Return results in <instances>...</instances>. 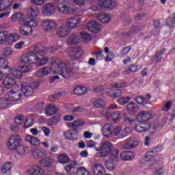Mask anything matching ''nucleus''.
Instances as JSON below:
<instances>
[{"mask_svg": "<svg viewBox=\"0 0 175 175\" xmlns=\"http://www.w3.org/2000/svg\"><path fill=\"white\" fill-rule=\"evenodd\" d=\"M83 55V49L79 47H75L70 50V54L68 55L70 62L59 63H52V70L55 75H59L64 79H69L70 77V69L72 73H76L77 72V67L75 66L76 63L73 61H77Z\"/></svg>", "mask_w": 175, "mask_h": 175, "instance_id": "nucleus-1", "label": "nucleus"}, {"mask_svg": "<svg viewBox=\"0 0 175 175\" xmlns=\"http://www.w3.org/2000/svg\"><path fill=\"white\" fill-rule=\"evenodd\" d=\"M44 51H38L36 53L31 52L30 53L22 55L21 62L26 64L21 66L23 73H28V72L32 69V66L31 65H35V64L39 62V56L38 55H41L42 57L44 55Z\"/></svg>", "mask_w": 175, "mask_h": 175, "instance_id": "nucleus-2", "label": "nucleus"}, {"mask_svg": "<svg viewBox=\"0 0 175 175\" xmlns=\"http://www.w3.org/2000/svg\"><path fill=\"white\" fill-rule=\"evenodd\" d=\"M100 155L103 158H106V157H109L111 161H119L120 158V150L118 149H114L113 148V144L109 142H104L100 148Z\"/></svg>", "mask_w": 175, "mask_h": 175, "instance_id": "nucleus-3", "label": "nucleus"}, {"mask_svg": "<svg viewBox=\"0 0 175 175\" xmlns=\"http://www.w3.org/2000/svg\"><path fill=\"white\" fill-rule=\"evenodd\" d=\"M73 1L72 0H57V9L63 14H69L73 12L72 9Z\"/></svg>", "mask_w": 175, "mask_h": 175, "instance_id": "nucleus-4", "label": "nucleus"}, {"mask_svg": "<svg viewBox=\"0 0 175 175\" xmlns=\"http://www.w3.org/2000/svg\"><path fill=\"white\" fill-rule=\"evenodd\" d=\"M38 85H39V81H35L31 85L29 83L23 82L21 83L22 92L25 96H32L33 95L34 88H36Z\"/></svg>", "mask_w": 175, "mask_h": 175, "instance_id": "nucleus-5", "label": "nucleus"}, {"mask_svg": "<svg viewBox=\"0 0 175 175\" xmlns=\"http://www.w3.org/2000/svg\"><path fill=\"white\" fill-rule=\"evenodd\" d=\"M81 131V129L78 126H74L72 130H69L64 133V136L66 139L71 140L72 142H76L79 139V132Z\"/></svg>", "mask_w": 175, "mask_h": 175, "instance_id": "nucleus-6", "label": "nucleus"}, {"mask_svg": "<svg viewBox=\"0 0 175 175\" xmlns=\"http://www.w3.org/2000/svg\"><path fill=\"white\" fill-rule=\"evenodd\" d=\"M20 143H21V137L18 135H14L10 137L7 146L9 150L13 151L17 148L18 146H20Z\"/></svg>", "mask_w": 175, "mask_h": 175, "instance_id": "nucleus-7", "label": "nucleus"}, {"mask_svg": "<svg viewBox=\"0 0 175 175\" xmlns=\"http://www.w3.org/2000/svg\"><path fill=\"white\" fill-rule=\"evenodd\" d=\"M3 84L7 90L10 88H18V85L16 84V79L10 75H7L3 80Z\"/></svg>", "mask_w": 175, "mask_h": 175, "instance_id": "nucleus-8", "label": "nucleus"}, {"mask_svg": "<svg viewBox=\"0 0 175 175\" xmlns=\"http://www.w3.org/2000/svg\"><path fill=\"white\" fill-rule=\"evenodd\" d=\"M139 146V140L130 137L126 142L122 146L123 150H132Z\"/></svg>", "mask_w": 175, "mask_h": 175, "instance_id": "nucleus-9", "label": "nucleus"}, {"mask_svg": "<svg viewBox=\"0 0 175 175\" xmlns=\"http://www.w3.org/2000/svg\"><path fill=\"white\" fill-rule=\"evenodd\" d=\"M134 127L136 132H147L151 128V124L148 122H137V123L134 124Z\"/></svg>", "mask_w": 175, "mask_h": 175, "instance_id": "nucleus-10", "label": "nucleus"}, {"mask_svg": "<svg viewBox=\"0 0 175 175\" xmlns=\"http://www.w3.org/2000/svg\"><path fill=\"white\" fill-rule=\"evenodd\" d=\"M21 92L18 90H11L9 93V96L7 98L8 101L10 102H17V100H20L22 96Z\"/></svg>", "mask_w": 175, "mask_h": 175, "instance_id": "nucleus-11", "label": "nucleus"}, {"mask_svg": "<svg viewBox=\"0 0 175 175\" xmlns=\"http://www.w3.org/2000/svg\"><path fill=\"white\" fill-rule=\"evenodd\" d=\"M98 3L101 9H114L117 3L113 0H99Z\"/></svg>", "mask_w": 175, "mask_h": 175, "instance_id": "nucleus-12", "label": "nucleus"}, {"mask_svg": "<svg viewBox=\"0 0 175 175\" xmlns=\"http://www.w3.org/2000/svg\"><path fill=\"white\" fill-rule=\"evenodd\" d=\"M42 27L44 31H54L57 28V23L54 21H44Z\"/></svg>", "mask_w": 175, "mask_h": 175, "instance_id": "nucleus-13", "label": "nucleus"}, {"mask_svg": "<svg viewBox=\"0 0 175 175\" xmlns=\"http://www.w3.org/2000/svg\"><path fill=\"white\" fill-rule=\"evenodd\" d=\"M88 29L92 33H96V32H100V25L96 21H90L88 24Z\"/></svg>", "mask_w": 175, "mask_h": 175, "instance_id": "nucleus-14", "label": "nucleus"}, {"mask_svg": "<svg viewBox=\"0 0 175 175\" xmlns=\"http://www.w3.org/2000/svg\"><path fill=\"white\" fill-rule=\"evenodd\" d=\"M55 12V9L54 8V5L51 3H46L42 7V14L44 16H52L54 14Z\"/></svg>", "mask_w": 175, "mask_h": 175, "instance_id": "nucleus-15", "label": "nucleus"}, {"mask_svg": "<svg viewBox=\"0 0 175 175\" xmlns=\"http://www.w3.org/2000/svg\"><path fill=\"white\" fill-rule=\"evenodd\" d=\"M149 120H151V114L147 111H141L137 116V122H147Z\"/></svg>", "mask_w": 175, "mask_h": 175, "instance_id": "nucleus-16", "label": "nucleus"}, {"mask_svg": "<svg viewBox=\"0 0 175 175\" xmlns=\"http://www.w3.org/2000/svg\"><path fill=\"white\" fill-rule=\"evenodd\" d=\"M70 32L69 28L65 26H61L57 31V35L59 38H66Z\"/></svg>", "mask_w": 175, "mask_h": 175, "instance_id": "nucleus-17", "label": "nucleus"}, {"mask_svg": "<svg viewBox=\"0 0 175 175\" xmlns=\"http://www.w3.org/2000/svg\"><path fill=\"white\" fill-rule=\"evenodd\" d=\"M54 163V159L49 157H44L40 161V165L42 167H50Z\"/></svg>", "mask_w": 175, "mask_h": 175, "instance_id": "nucleus-18", "label": "nucleus"}, {"mask_svg": "<svg viewBox=\"0 0 175 175\" xmlns=\"http://www.w3.org/2000/svg\"><path fill=\"white\" fill-rule=\"evenodd\" d=\"M93 173L94 175H104L106 173L105 167L102 165L96 164L93 167Z\"/></svg>", "mask_w": 175, "mask_h": 175, "instance_id": "nucleus-19", "label": "nucleus"}, {"mask_svg": "<svg viewBox=\"0 0 175 175\" xmlns=\"http://www.w3.org/2000/svg\"><path fill=\"white\" fill-rule=\"evenodd\" d=\"M120 155L122 161H131L134 158L133 153L129 150L122 151Z\"/></svg>", "mask_w": 175, "mask_h": 175, "instance_id": "nucleus-20", "label": "nucleus"}, {"mask_svg": "<svg viewBox=\"0 0 175 175\" xmlns=\"http://www.w3.org/2000/svg\"><path fill=\"white\" fill-rule=\"evenodd\" d=\"M13 3V0H0V12H5Z\"/></svg>", "mask_w": 175, "mask_h": 175, "instance_id": "nucleus-21", "label": "nucleus"}, {"mask_svg": "<svg viewBox=\"0 0 175 175\" xmlns=\"http://www.w3.org/2000/svg\"><path fill=\"white\" fill-rule=\"evenodd\" d=\"M19 32L23 36H31L32 35V28L28 26H22L19 27Z\"/></svg>", "mask_w": 175, "mask_h": 175, "instance_id": "nucleus-22", "label": "nucleus"}, {"mask_svg": "<svg viewBox=\"0 0 175 175\" xmlns=\"http://www.w3.org/2000/svg\"><path fill=\"white\" fill-rule=\"evenodd\" d=\"M25 141L28 143H30L31 146H40V141L38 138H36V137L27 135L25 137Z\"/></svg>", "mask_w": 175, "mask_h": 175, "instance_id": "nucleus-23", "label": "nucleus"}, {"mask_svg": "<svg viewBox=\"0 0 175 175\" xmlns=\"http://www.w3.org/2000/svg\"><path fill=\"white\" fill-rule=\"evenodd\" d=\"M61 121V114L57 113L55 116L51 118L48 122L49 126H54Z\"/></svg>", "mask_w": 175, "mask_h": 175, "instance_id": "nucleus-24", "label": "nucleus"}, {"mask_svg": "<svg viewBox=\"0 0 175 175\" xmlns=\"http://www.w3.org/2000/svg\"><path fill=\"white\" fill-rule=\"evenodd\" d=\"M50 73H51V68L50 67H44L37 72V76L38 77H44V76H47Z\"/></svg>", "mask_w": 175, "mask_h": 175, "instance_id": "nucleus-25", "label": "nucleus"}, {"mask_svg": "<svg viewBox=\"0 0 175 175\" xmlns=\"http://www.w3.org/2000/svg\"><path fill=\"white\" fill-rule=\"evenodd\" d=\"M57 111H58V109H57V108H55V106L51 105H49L45 109V114L46 116H47V117H50V116H53V114H55Z\"/></svg>", "mask_w": 175, "mask_h": 175, "instance_id": "nucleus-26", "label": "nucleus"}, {"mask_svg": "<svg viewBox=\"0 0 175 175\" xmlns=\"http://www.w3.org/2000/svg\"><path fill=\"white\" fill-rule=\"evenodd\" d=\"M105 116L107 117V118L111 117L112 121H113V122H117L121 119V116L120 115V113H118V112H113L112 114L107 112Z\"/></svg>", "mask_w": 175, "mask_h": 175, "instance_id": "nucleus-27", "label": "nucleus"}, {"mask_svg": "<svg viewBox=\"0 0 175 175\" xmlns=\"http://www.w3.org/2000/svg\"><path fill=\"white\" fill-rule=\"evenodd\" d=\"M96 17L98 21H100L103 24H107L110 21V16L107 14H98Z\"/></svg>", "mask_w": 175, "mask_h": 175, "instance_id": "nucleus-28", "label": "nucleus"}, {"mask_svg": "<svg viewBox=\"0 0 175 175\" xmlns=\"http://www.w3.org/2000/svg\"><path fill=\"white\" fill-rule=\"evenodd\" d=\"M57 161L59 162V163L65 165L70 162V158H69V157H68L66 154H62L57 157Z\"/></svg>", "mask_w": 175, "mask_h": 175, "instance_id": "nucleus-29", "label": "nucleus"}, {"mask_svg": "<svg viewBox=\"0 0 175 175\" xmlns=\"http://www.w3.org/2000/svg\"><path fill=\"white\" fill-rule=\"evenodd\" d=\"M29 173L32 175H42L44 173L43 169L39 166H35L33 167L30 168Z\"/></svg>", "mask_w": 175, "mask_h": 175, "instance_id": "nucleus-30", "label": "nucleus"}, {"mask_svg": "<svg viewBox=\"0 0 175 175\" xmlns=\"http://www.w3.org/2000/svg\"><path fill=\"white\" fill-rule=\"evenodd\" d=\"M74 94L75 95H84V94H87V88L85 86H78L74 89Z\"/></svg>", "mask_w": 175, "mask_h": 175, "instance_id": "nucleus-31", "label": "nucleus"}, {"mask_svg": "<svg viewBox=\"0 0 175 175\" xmlns=\"http://www.w3.org/2000/svg\"><path fill=\"white\" fill-rule=\"evenodd\" d=\"M66 25L67 28H76L77 25V18H70L66 21Z\"/></svg>", "mask_w": 175, "mask_h": 175, "instance_id": "nucleus-32", "label": "nucleus"}, {"mask_svg": "<svg viewBox=\"0 0 175 175\" xmlns=\"http://www.w3.org/2000/svg\"><path fill=\"white\" fill-rule=\"evenodd\" d=\"M157 148H154L152 150L148 152L147 154L142 158V163H146V162H148L150 161V157H151L152 154H157L158 152V150H157Z\"/></svg>", "mask_w": 175, "mask_h": 175, "instance_id": "nucleus-33", "label": "nucleus"}, {"mask_svg": "<svg viewBox=\"0 0 175 175\" xmlns=\"http://www.w3.org/2000/svg\"><path fill=\"white\" fill-rule=\"evenodd\" d=\"M103 135L107 136V135L113 134V126L110 124H105L103 127Z\"/></svg>", "mask_w": 175, "mask_h": 175, "instance_id": "nucleus-34", "label": "nucleus"}, {"mask_svg": "<svg viewBox=\"0 0 175 175\" xmlns=\"http://www.w3.org/2000/svg\"><path fill=\"white\" fill-rule=\"evenodd\" d=\"M33 155L35 158H44V157H47V151L44 150H37L33 152Z\"/></svg>", "mask_w": 175, "mask_h": 175, "instance_id": "nucleus-35", "label": "nucleus"}, {"mask_svg": "<svg viewBox=\"0 0 175 175\" xmlns=\"http://www.w3.org/2000/svg\"><path fill=\"white\" fill-rule=\"evenodd\" d=\"M126 109L128 111H131V113H136V111L139 110V105L133 102H130L126 106Z\"/></svg>", "mask_w": 175, "mask_h": 175, "instance_id": "nucleus-36", "label": "nucleus"}, {"mask_svg": "<svg viewBox=\"0 0 175 175\" xmlns=\"http://www.w3.org/2000/svg\"><path fill=\"white\" fill-rule=\"evenodd\" d=\"M114 162H118V161H113L110 159V157H109L108 161H105V164L106 169H107V170H114V169H116Z\"/></svg>", "mask_w": 175, "mask_h": 175, "instance_id": "nucleus-37", "label": "nucleus"}, {"mask_svg": "<svg viewBox=\"0 0 175 175\" xmlns=\"http://www.w3.org/2000/svg\"><path fill=\"white\" fill-rule=\"evenodd\" d=\"M166 24L170 28H174L175 27V14H171L167 19Z\"/></svg>", "mask_w": 175, "mask_h": 175, "instance_id": "nucleus-38", "label": "nucleus"}, {"mask_svg": "<svg viewBox=\"0 0 175 175\" xmlns=\"http://www.w3.org/2000/svg\"><path fill=\"white\" fill-rule=\"evenodd\" d=\"M16 39H20V36H18V35L8 34L6 36L5 43H8V44H12V43H13V42H16Z\"/></svg>", "mask_w": 175, "mask_h": 175, "instance_id": "nucleus-39", "label": "nucleus"}, {"mask_svg": "<svg viewBox=\"0 0 175 175\" xmlns=\"http://www.w3.org/2000/svg\"><path fill=\"white\" fill-rule=\"evenodd\" d=\"M9 35L8 31H0V46H3L6 44V36Z\"/></svg>", "mask_w": 175, "mask_h": 175, "instance_id": "nucleus-40", "label": "nucleus"}, {"mask_svg": "<svg viewBox=\"0 0 175 175\" xmlns=\"http://www.w3.org/2000/svg\"><path fill=\"white\" fill-rule=\"evenodd\" d=\"M28 14L31 17H38V15L39 14V8L36 6L31 7L29 10Z\"/></svg>", "mask_w": 175, "mask_h": 175, "instance_id": "nucleus-41", "label": "nucleus"}, {"mask_svg": "<svg viewBox=\"0 0 175 175\" xmlns=\"http://www.w3.org/2000/svg\"><path fill=\"white\" fill-rule=\"evenodd\" d=\"M94 106L96 109H100V107H105L106 106V102L103 99L100 98L94 102Z\"/></svg>", "mask_w": 175, "mask_h": 175, "instance_id": "nucleus-42", "label": "nucleus"}, {"mask_svg": "<svg viewBox=\"0 0 175 175\" xmlns=\"http://www.w3.org/2000/svg\"><path fill=\"white\" fill-rule=\"evenodd\" d=\"M10 101L6 98H1L0 99V110H3L4 109H6L9 106Z\"/></svg>", "mask_w": 175, "mask_h": 175, "instance_id": "nucleus-43", "label": "nucleus"}, {"mask_svg": "<svg viewBox=\"0 0 175 175\" xmlns=\"http://www.w3.org/2000/svg\"><path fill=\"white\" fill-rule=\"evenodd\" d=\"M68 43L70 44H77L79 43V37L77 34L70 36L68 38Z\"/></svg>", "mask_w": 175, "mask_h": 175, "instance_id": "nucleus-44", "label": "nucleus"}, {"mask_svg": "<svg viewBox=\"0 0 175 175\" xmlns=\"http://www.w3.org/2000/svg\"><path fill=\"white\" fill-rule=\"evenodd\" d=\"M77 175H90V171L85 167H79L77 170Z\"/></svg>", "mask_w": 175, "mask_h": 175, "instance_id": "nucleus-45", "label": "nucleus"}, {"mask_svg": "<svg viewBox=\"0 0 175 175\" xmlns=\"http://www.w3.org/2000/svg\"><path fill=\"white\" fill-rule=\"evenodd\" d=\"M13 55V51L10 47H6L3 49L2 50V55L3 57H5V58H8V57H10V55Z\"/></svg>", "mask_w": 175, "mask_h": 175, "instance_id": "nucleus-46", "label": "nucleus"}, {"mask_svg": "<svg viewBox=\"0 0 175 175\" xmlns=\"http://www.w3.org/2000/svg\"><path fill=\"white\" fill-rule=\"evenodd\" d=\"M10 169H12V163H7L1 168V173L3 174H6L7 172L10 170Z\"/></svg>", "mask_w": 175, "mask_h": 175, "instance_id": "nucleus-47", "label": "nucleus"}, {"mask_svg": "<svg viewBox=\"0 0 175 175\" xmlns=\"http://www.w3.org/2000/svg\"><path fill=\"white\" fill-rule=\"evenodd\" d=\"M137 70H139V68H137V66L133 65L123 71V75H128L129 73L136 72H137Z\"/></svg>", "mask_w": 175, "mask_h": 175, "instance_id": "nucleus-48", "label": "nucleus"}, {"mask_svg": "<svg viewBox=\"0 0 175 175\" xmlns=\"http://www.w3.org/2000/svg\"><path fill=\"white\" fill-rule=\"evenodd\" d=\"M76 167H77V163L76 161H73L67 165L64 169L67 173H70V170H72V169H76Z\"/></svg>", "mask_w": 175, "mask_h": 175, "instance_id": "nucleus-49", "label": "nucleus"}, {"mask_svg": "<svg viewBox=\"0 0 175 175\" xmlns=\"http://www.w3.org/2000/svg\"><path fill=\"white\" fill-rule=\"evenodd\" d=\"M135 102L138 103V105H142V106H144V105H147L148 103V101L146 98H143L140 96H137L135 98Z\"/></svg>", "mask_w": 175, "mask_h": 175, "instance_id": "nucleus-50", "label": "nucleus"}, {"mask_svg": "<svg viewBox=\"0 0 175 175\" xmlns=\"http://www.w3.org/2000/svg\"><path fill=\"white\" fill-rule=\"evenodd\" d=\"M80 33H81V37L82 38L85 43H87L88 40H91V36L88 32L82 31Z\"/></svg>", "mask_w": 175, "mask_h": 175, "instance_id": "nucleus-51", "label": "nucleus"}, {"mask_svg": "<svg viewBox=\"0 0 175 175\" xmlns=\"http://www.w3.org/2000/svg\"><path fill=\"white\" fill-rule=\"evenodd\" d=\"M12 75L16 79H21L23 77V72L20 70H17V69L12 70Z\"/></svg>", "mask_w": 175, "mask_h": 175, "instance_id": "nucleus-52", "label": "nucleus"}, {"mask_svg": "<svg viewBox=\"0 0 175 175\" xmlns=\"http://www.w3.org/2000/svg\"><path fill=\"white\" fill-rule=\"evenodd\" d=\"M131 100V97H120L117 100L118 103L119 105H121L122 106H124V105H126V103H128Z\"/></svg>", "mask_w": 175, "mask_h": 175, "instance_id": "nucleus-53", "label": "nucleus"}, {"mask_svg": "<svg viewBox=\"0 0 175 175\" xmlns=\"http://www.w3.org/2000/svg\"><path fill=\"white\" fill-rule=\"evenodd\" d=\"M173 102L172 100H169L168 102L164 104V106L161 109L162 111L167 112L172 109V105Z\"/></svg>", "mask_w": 175, "mask_h": 175, "instance_id": "nucleus-54", "label": "nucleus"}, {"mask_svg": "<svg viewBox=\"0 0 175 175\" xmlns=\"http://www.w3.org/2000/svg\"><path fill=\"white\" fill-rule=\"evenodd\" d=\"M33 119L32 118H26L24 123L25 128H29L33 125Z\"/></svg>", "mask_w": 175, "mask_h": 175, "instance_id": "nucleus-55", "label": "nucleus"}, {"mask_svg": "<svg viewBox=\"0 0 175 175\" xmlns=\"http://www.w3.org/2000/svg\"><path fill=\"white\" fill-rule=\"evenodd\" d=\"M15 150L18 154V155H24L25 154V148L19 144V146L15 148Z\"/></svg>", "mask_w": 175, "mask_h": 175, "instance_id": "nucleus-56", "label": "nucleus"}, {"mask_svg": "<svg viewBox=\"0 0 175 175\" xmlns=\"http://www.w3.org/2000/svg\"><path fill=\"white\" fill-rule=\"evenodd\" d=\"M8 62L3 57H0V69H8Z\"/></svg>", "mask_w": 175, "mask_h": 175, "instance_id": "nucleus-57", "label": "nucleus"}, {"mask_svg": "<svg viewBox=\"0 0 175 175\" xmlns=\"http://www.w3.org/2000/svg\"><path fill=\"white\" fill-rule=\"evenodd\" d=\"M15 122L18 125H21L24 122V116L22 115H17L15 117Z\"/></svg>", "mask_w": 175, "mask_h": 175, "instance_id": "nucleus-58", "label": "nucleus"}, {"mask_svg": "<svg viewBox=\"0 0 175 175\" xmlns=\"http://www.w3.org/2000/svg\"><path fill=\"white\" fill-rule=\"evenodd\" d=\"M102 53H103V51H100L98 52H94L93 54H94L96 55V59H98V61H102V59H103V58H105V55H103V54H102Z\"/></svg>", "mask_w": 175, "mask_h": 175, "instance_id": "nucleus-59", "label": "nucleus"}, {"mask_svg": "<svg viewBox=\"0 0 175 175\" xmlns=\"http://www.w3.org/2000/svg\"><path fill=\"white\" fill-rule=\"evenodd\" d=\"M131 50H132V48L131 46H126V47L123 48L122 49L120 56L124 57V55H126V54H128V53H129V51H131Z\"/></svg>", "mask_w": 175, "mask_h": 175, "instance_id": "nucleus-60", "label": "nucleus"}, {"mask_svg": "<svg viewBox=\"0 0 175 175\" xmlns=\"http://www.w3.org/2000/svg\"><path fill=\"white\" fill-rule=\"evenodd\" d=\"M59 96H61V93L53 94L49 97V100H50V102H55V99H58Z\"/></svg>", "mask_w": 175, "mask_h": 175, "instance_id": "nucleus-61", "label": "nucleus"}, {"mask_svg": "<svg viewBox=\"0 0 175 175\" xmlns=\"http://www.w3.org/2000/svg\"><path fill=\"white\" fill-rule=\"evenodd\" d=\"M29 28H32V27H36L38 25V22L35 21L33 19H31L30 21H27V25Z\"/></svg>", "mask_w": 175, "mask_h": 175, "instance_id": "nucleus-62", "label": "nucleus"}, {"mask_svg": "<svg viewBox=\"0 0 175 175\" xmlns=\"http://www.w3.org/2000/svg\"><path fill=\"white\" fill-rule=\"evenodd\" d=\"M46 64H49V58L43 57L41 59L38 64V66H43V65H46Z\"/></svg>", "mask_w": 175, "mask_h": 175, "instance_id": "nucleus-63", "label": "nucleus"}, {"mask_svg": "<svg viewBox=\"0 0 175 175\" xmlns=\"http://www.w3.org/2000/svg\"><path fill=\"white\" fill-rule=\"evenodd\" d=\"M73 2L75 3V5L79 6L80 8L85 5V0H73Z\"/></svg>", "mask_w": 175, "mask_h": 175, "instance_id": "nucleus-64", "label": "nucleus"}]
</instances>
